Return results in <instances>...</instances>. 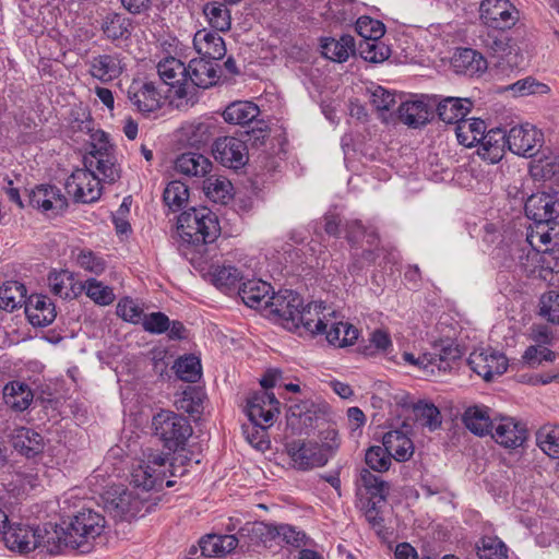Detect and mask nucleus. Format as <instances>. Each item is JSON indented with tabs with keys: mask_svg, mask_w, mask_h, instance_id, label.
I'll return each instance as SVG.
<instances>
[{
	"mask_svg": "<svg viewBox=\"0 0 559 559\" xmlns=\"http://www.w3.org/2000/svg\"><path fill=\"white\" fill-rule=\"evenodd\" d=\"M476 548L479 559H508V547L497 536H484Z\"/></svg>",
	"mask_w": 559,
	"mask_h": 559,
	"instance_id": "4d7b16f0",
	"label": "nucleus"
},
{
	"mask_svg": "<svg viewBox=\"0 0 559 559\" xmlns=\"http://www.w3.org/2000/svg\"><path fill=\"white\" fill-rule=\"evenodd\" d=\"M122 73L118 55H98L90 60V74L103 83L117 79Z\"/></svg>",
	"mask_w": 559,
	"mask_h": 559,
	"instance_id": "2f4dec72",
	"label": "nucleus"
},
{
	"mask_svg": "<svg viewBox=\"0 0 559 559\" xmlns=\"http://www.w3.org/2000/svg\"><path fill=\"white\" fill-rule=\"evenodd\" d=\"M216 162L231 169L242 168L249 160L246 141L236 136L217 138L212 145Z\"/></svg>",
	"mask_w": 559,
	"mask_h": 559,
	"instance_id": "9d476101",
	"label": "nucleus"
},
{
	"mask_svg": "<svg viewBox=\"0 0 559 559\" xmlns=\"http://www.w3.org/2000/svg\"><path fill=\"white\" fill-rule=\"evenodd\" d=\"M534 177H540L544 181L559 183V155L539 158L532 167Z\"/></svg>",
	"mask_w": 559,
	"mask_h": 559,
	"instance_id": "bf43d9fd",
	"label": "nucleus"
},
{
	"mask_svg": "<svg viewBox=\"0 0 559 559\" xmlns=\"http://www.w3.org/2000/svg\"><path fill=\"white\" fill-rule=\"evenodd\" d=\"M68 527L63 528L57 524L46 523L36 527V549L40 548L49 555L60 554L63 548L70 547Z\"/></svg>",
	"mask_w": 559,
	"mask_h": 559,
	"instance_id": "393cba45",
	"label": "nucleus"
},
{
	"mask_svg": "<svg viewBox=\"0 0 559 559\" xmlns=\"http://www.w3.org/2000/svg\"><path fill=\"white\" fill-rule=\"evenodd\" d=\"M259 115V107L248 100L234 102L229 104L223 112L224 120L227 123L240 126L257 121Z\"/></svg>",
	"mask_w": 559,
	"mask_h": 559,
	"instance_id": "ea45409f",
	"label": "nucleus"
},
{
	"mask_svg": "<svg viewBox=\"0 0 559 559\" xmlns=\"http://www.w3.org/2000/svg\"><path fill=\"white\" fill-rule=\"evenodd\" d=\"M177 376L190 383L197 382L201 378V364L194 356H187L177 360L176 365Z\"/></svg>",
	"mask_w": 559,
	"mask_h": 559,
	"instance_id": "680f3d73",
	"label": "nucleus"
},
{
	"mask_svg": "<svg viewBox=\"0 0 559 559\" xmlns=\"http://www.w3.org/2000/svg\"><path fill=\"white\" fill-rule=\"evenodd\" d=\"M175 169L188 177H205L212 169V162L200 153L187 152L176 158Z\"/></svg>",
	"mask_w": 559,
	"mask_h": 559,
	"instance_id": "f704fd0d",
	"label": "nucleus"
},
{
	"mask_svg": "<svg viewBox=\"0 0 559 559\" xmlns=\"http://www.w3.org/2000/svg\"><path fill=\"white\" fill-rule=\"evenodd\" d=\"M180 238L191 245L213 242L221 233L218 218L207 207H191L182 212L177 219Z\"/></svg>",
	"mask_w": 559,
	"mask_h": 559,
	"instance_id": "f03ea898",
	"label": "nucleus"
},
{
	"mask_svg": "<svg viewBox=\"0 0 559 559\" xmlns=\"http://www.w3.org/2000/svg\"><path fill=\"white\" fill-rule=\"evenodd\" d=\"M436 111L445 123H461L471 112L473 103L469 98L437 96Z\"/></svg>",
	"mask_w": 559,
	"mask_h": 559,
	"instance_id": "c85d7f7f",
	"label": "nucleus"
},
{
	"mask_svg": "<svg viewBox=\"0 0 559 559\" xmlns=\"http://www.w3.org/2000/svg\"><path fill=\"white\" fill-rule=\"evenodd\" d=\"M382 444L390 457L397 462H406L414 454L413 441L401 430L388 431L383 436Z\"/></svg>",
	"mask_w": 559,
	"mask_h": 559,
	"instance_id": "72a5a7b5",
	"label": "nucleus"
},
{
	"mask_svg": "<svg viewBox=\"0 0 559 559\" xmlns=\"http://www.w3.org/2000/svg\"><path fill=\"white\" fill-rule=\"evenodd\" d=\"M246 412L251 423L242 427L246 439L254 448L263 450L266 448V428L280 413V402L274 393L258 392L248 399Z\"/></svg>",
	"mask_w": 559,
	"mask_h": 559,
	"instance_id": "f257e3e1",
	"label": "nucleus"
},
{
	"mask_svg": "<svg viewBox=\"0 0 559 559\" xmlns=\"http://www.w3.org/2000/svg\"><path fill=\"white\" fill-rule=\"evenodd\" d=\"M12 447L26 457H34L43 452V437L26 427H19L11 436Z\"/></svg>",
	"mask_w": 559,
	"mask_h": 559,
	"instance_id": "473e14b6",
	"label": "nucleus"
},
{
	"mask_svg": "<svg viewBox=\"0 0 559 559\" xmlns=\"http://www.w3.org/2000/svg\"><path fill=\"white\" fill-rule=\"evenodd\" d=\"M286 449L295 466L301 471L324 466L329 461V454L316 441L294 440L287 443Z\"/></svg>",
	"mask_w": 559,
	"mask_h": 559,
	"instance_id": "ddd939ff",
	"label": "nucleus"
},
{
	"mask_svg": "<svg viewBox=\"0 0 559 559\" xmlns=\"http://www.w3.org/2000/svg\"><path fill=\"white\" fill-rule=\"evenodd\" d=\"M100 178L90 168L74 170L66 181V190L75 202L92 203L102 195Z\"/></svg>",
	"mask_w": 559,
	"mask_h": 559,
	"instance_id": "0eeeda50",
	"label": "nucleus"
},
{
	"mask_svg": "<svg viewBox=\"0 0 559 559\" xmlns=\"http://www.w3.org/2000/svg\"><path fill=\"white\" fill-rule=\"evenodd\" d=\"M152 427L154 435L170 451L183 449L193 432L188 418L165 409L153 416Z\"/></svg>",
	"mask_w": 559,
	"mask_h": 559,
	"instance_id": "20e7f679",
	"label": "nucleus"
},
{
	"mask_svg": "<svg viewBox=\"0 0 559 559\" xmlns=\"http://www.w3.org/2000/svg\"><path fill=\"white\" fill-rule=\"evenodd\" d=\"M522 241H526L522 234L507 236L500 241L492 252V258L499 266L509 271H515L518 255L515 249H523Z\"/></svg>",
	"mask_w": 559,
	"mask_h": 559,
	"instance_id": "e433bc0d",
	"label": "nucleus"
},
{
	"mask_svg": "<svg viewBox=\"0 0 559 559\" xmlns=\"http://www.w3.org/2000/svg\"><path fill=\"white\" fill-rule=\"evenodd\" d=\"M26 287L17 281H7L0 287V308L12 312L22 305H26Z\"/></svg>",
	"mask_w": 559,
	"mask_h": 559,
	"instance_id": "c03bdc74",
	"label": "nucleus"
},
{
	"mask_svg": "<svg viewBox=\"0 0 559 559\" xmlns=\"http://www.w3.org/2000/svg\"><path fill=\"white\" fill-rule=\"evenodd\" d=\"M193 47L199 55L213 60H219L226 55L224 39L217 33L205 28L194 34Z\"/></svg>",
	"mask_w": 559,
	"mask_h": 559,
	"instance_id": "7c9ffc66",
	"label": "nucleus"
},
{
	"mask_svg": "<svg viewBox=\"0 0 559 559\" xmlns=\"http://www.w3.org/2000/svg\"><path fill=\"white\" fill-rule=\"evenodd\" d=\"M204 391L198 386H187L179 399L176 400L177 409L191 416L200 415L203 411Z\"/></svg>",
	"mask_w": 559,
	"mask_h": 559,
	"instance_id": "603ef678",
	"label": "nucleus"
},
{
	"mask_svg": "<svg viewBox=\"0 0 559 559\" xmlns=\"http://www.w3.org/2000/svg\"><path fill=\"white\" fill-rule=\"evenodd\" d=\"M490 436L498 444L515 449L525 442L527 429L522 421L504 416L497 418Z\"/></svg>",
	"mask_w": 559,
	"mask_h": 559,
	"instance_id": "6ab92c4d",
	"label": "nucleus"
},
{
	"mask_svg": "<svg viewBox=\"0 0 559 559\" xmlns=\"http://www.w3.org/2000/svg\"><path fill=\"white\" fill-rule=\"evenodd\" d=\"M144 459L133 466L131 472V483L136 488L150 491L163 488L167 475L176 476L177 469L168 455L147 449L143 452Z\"/></svg>",
	"mask_w": 559,
	"mask_h": 559,
	"instance_id": "7ed1b4c3",
	"label": "nucleus"
},
{
	"mask_svg": "<svg viewBox=\"0 0 559 559\" xmlns=\"http://www.w3.org/2000/svg\"><path fill=\"white\" fill-rule=\"evenodd\" d=\"M356 29L361 38H374V40H381L385 33V26L382 22L368 16L358 19Z\"/></svg>",
	"mask_w": 559,
	"mask_h": 559,
	"instance_id": "774afa93",
	"label": "nucleus"
},
{
	"mask_svg": "<svg viewBox=\"0 0 559 559\" xmlns=\"http://www.w3.org/2000/svg\"><path fill=\"white\" fill-rule=\"evenodd\" d=\"M523 249H515L516 261L515 270H520L525 273L534 272L538 262L539 249L532 246L530 241H522Z\"/></svg>",
	"mask_w": 559,
	"mask_h": 559,
	"instance_id": "052dcab7",
	"label": "nucleus"
},
{
	"mask_svg": "<svg viewBox=\"0 0 559 559\" xmlns=\"http://www.w3.org/2000/svg\"><path fill=\"white\" fill-rule=\"evenodd\" d=\"M74 130H79L81 132L90 133L91 135V151L88 153H100L114 151L112 145L109 143L108 135L106 132L102 130H94V121L86 115L84 119L81 121H75L72 124Z\"/></svg>",
	"mask_w": 559,
	"mask_h": 559,
	"instance_id": "de8ad7c7",
	"label": "nucleus"
},
{
	"mask_svg": "<svg viewBox=\"0 0 559 559\" xmlns=\"http://www.w3.org/2000/svg\"><path fill=\"white\" fill-rule=\"evenodd\" d=\"M322 55L335 62H344L356 51V43L352 35H343L340 39L324 38L321 43Z\"/></svg>",
	"mask_w": 559,
	"mask_h": 559,
	"instance_id": "58836bf2",
	"label": "nucleus"
},
{
	"mask_svg": "<svg viewBox=\"0 0 559 559\" xmlns=\"http://www.w3.org/2000/svg\"><path fill=\"white\" fill-rule=\"evenodd\" d=\"M271 299L270 313L277 316L287 330L296 329L294 321L302 307V297L294 290L284 289L273 293Z\"/></svg>",
	"mask_w": 559,
	"mask_h": 559,
	"instance_id": "a211bd4d",
	"label": "nucleus"
},
{
	"mask_svg": "<svg viewBox=\"0 0 559 559\" xmlns=\"http://www.w3.org/2000/svg\"><path fill=\"white\" fill-rule=\"evenodd\" d=\"M391 460L392 459L383 445H373L366 451L365 462L372 471L379 473L389 471L391 466Z\"/></svg>",
	"mask_w": 559,
	"mask_h": 559,
	"instance_id": "0e129e2a",
	"label": "nucleus"
},
{
	"mask_svg": "<svg viewBox=\"0 0 559 559\" xmlns=\"http://www.w3.org/2000/svg\"><path fill=\"white\" fill-rule=\"evenodd\" d=\"M107 509L115 519L131 521L140 511V501L123 489L107 502Z\"/></svg>",
	"mask_w": 559,
	"mask_h": 559,
	"instance_id": "4c0bfd02",
	"label": "nucleus"
},
{
	"mask_svg": "<svg viewBox=\"0 0 559 559\" xmlns=\"http://www.w3.org/2000/svg\"><path fill=\"white\" fill-rule=\"evenodd\" d=\"M332 316H334V311L322 301L310 302L306 306L302 304L299 313L295 317L296 329L292 331L301 336L322 334L329 326L330 317Z\"/></svg>",
	"mask_w": 559,
	"mask_h": 559,
	"instance_id": "423d86ee",
	"label": "nucleus"
},
{
	"mask_svg": "<svg viewBox=\"0 0 559 559\" xmlns=\"http://www.w3.org/2000/svg\"><path fill=\"white\" fill-rule=\"evenodd\" d=\"M359 56L369 62H383L390 57V48L381 40L374 38H361L356 46Z\"/></svg>",
	"mask_w": 559,
	"mask_h": 559,
	"instance_id": "3c124183",
	"label": "nucleus"
},
{
	"mask_svg": "<svg viewBox=\"0 0 559 559\" xmlns=\"http://www.w3.org/2000/svg\"><path fill=\"white\" fill-rule=\"evenodd\" d=\"M357 488L361 499H366L369 504L379 506L386 501L391 487L382 477L362 468L357 480Z\"/></svg>",
	"mask_w": 559,
	"mask_h": 559,
	"instance_id": "5701e85b",
	"label": "nucleus"
},
{
	"mask_svg": "<svg viewBox=\"0 0 559 559\" xmlns=\"http://www.w3.org/2000/svg\"><path fill=\"white\" fill-rule=\"evenodd\" d=\"M48 285L52 294L63 299H72L78 295L74 277L69 271L62 270L50 273Z\"/></svg>",
	"mask_w": 559,
	"mask_h": 559,
	"instance_id": "8fccbe9b",
	"label": "nucleus"
},
{
	"mask_svg": "<svg viewBox=\"0 0 559 559\" xmlns=\"http://www.w3.org/2000/svg\"><path fill=\"white\" fill-rule=\"evenodd\" d=\"M436 103L437 95L403 102L397 109L399 119L411 128L425 126L432 116Z\"/></svg>",
	"mask_w": 559,
	"mask_h": 559,
	"instance_id": "aec40b11",
	"label": "nucleus"
},
{
	"mask_svg": "<svg viewBox=\"0 0 559 559\" xmlns=\"http://www.w3.org/2000/svg\"><path fill=\"white\" fill-rule=\"evenodd\" d=\"M508 148L520 156L533 157L544 144V134L532 124L511 128L507 136Z\"/></svg>",
	"mask_w": 559,
	"mask_h": 559,
	"instance_id": "1a4fd4ad",
	"label": "nucleus"
},
{
	"mask_svg": "<svg viewBox=\"0 0 559 559\" xmlns=\"http://www.w3.org/2000/svg\"><path fill=\"white\" fill-rule=\"evenodd\" d=\"M211 282L222 292L229 294L238 290L242 280L241 272L231 265H217L210 272Z\"/></svg>",
	"mask_w": 559,
	"mask_h": 559,
	"instance_id": "37998d69",
	"label": "nucleus"
},
{
	"mask_svg": "<svg viewBox=\"0 0 559 559\" xmlns=\"http://www.w3.org/2000/svg\"><path fill=\"white\" fill-rule=\"evenodd\" d=\"M157 72L160 80L175 87V95L178 98H188L190 85L187 83V67L179 59L169 57L157 64Z\"/></svg>",
	"mask_w": 559,
	"mask_h": 559,
	"instance_id": "412c9836",
	"label": "nucleus"
},
{
	"mask_svg": "<svg viewBox=\"0 0 559 559\" xmlns=\"http://www.w3.org/2000/svg\"><path fill=\"white\" fill-rule=\"evenodd\" d=\"M240 537L235 535L210 534L199 542L201 555L204 557L225 556L231 552L238 545Z\"/></svg>",
	"mask_w": 559,
	"mask_h": 559,
	"instance_id": "c9c22d12",
	"label": "nucleus"
},
{
	"mask_svg": "<svg viewBox=\"0 0 559 559\" xmlns=\"http://www.w3.org/2000/svg\"><path fill=\"white\" fill-rule=\"evenodd\" d=\"M480 19L493 29H507L515 25L519 12L509 0H483Z\"/></svg>",
	"mask_w": 559,
	"mask_h": 559,
	"instance_id": "f8f14e48",
	"label": "nucleus"
},
{
	"mask_svg": "<svg viewBox=\"0 0 559 559\" xmlns=\"http://www.w3.org/2000/svg\"><path fill=\"white\" fill-rule=\"evenodd\" d=\"M496 420L490 418L487 408L478 406L468 407L463 416L466 428L480 437L491 435Z\"/></svg>",
	"mask_w": 559,
	"mask_h": 559,
	"instance_id": "79ce46f5",
	"label": "nucleus"
},
{
	"mask_svg": "<svg viewBox=\"0 0 559 559\" xmlns=\"http://www.w3.org/2000/svg\"><path fill=\"white\" fill-rule=\"evenodd\" d=\"M525 215L536 224V228L549 225L559 215V202L545 192L535 193L527 198Z\"/></svg>",
	"mask_w": 559,
	"mask_h": 559,
	"instance_id": "2eb2a0df",
	"label": "nucleus"
},
{
	"mask_svg": "<svg viewBox=\"0 0 559 559\" xmlns=\"http://www.w3.org/2000/svg\"><path fill=\"white\" fill-rule=\"evenodd\" d=\"M25 313L31 324L39 328L51 324L57 317L55 304L41 294H33L27 298Z\"/></svg>",
	"mask_w": 559,
	"mask_h": 559,
	"instance_id": "a878e982",
	"label": "nucleus"
},
{
	"mask_svg": "<svg viewBox=\"0 0 559 559\" xmlns=\"http://www.w3.org/2000/svg\"><path fill=\"white\" fill-rule=\"evenodd\" d=\"M84 288L86 290V295L98 305L107 306L115 300L112 289L103 285L102 282H98L95 278L87 280Z\"/></svg>",
	"mask_w": 559,
	"mask_h": 559,
	"instance_id": "69168bd1",
	"label": "nucleus"
},
{
	"mask_svg": "<svg viewBox=\"0 0 559 559\" xmlns=\"http://www.w3.org/2000/svg\"><path fill=\"white\" fill-rule=\"evenodd\" d=\"M462 355V350L453 342H441L435 346V352L428 355V364L436 366L439 370L447 371L451 369L453 362L461 359Z\"/></svg>",
	"mask_w": 559,
	"mask_h": 559,
	"instance_id": "49530a36",
	"label": "nucleus"
},
{
	"mask_svg": "<svg viewBox=\"0 0 559 559\" xmlns=\"http://www.w3.org/2000/svg\"><path fill=\"white\" fill-rule=\"evenodd\" d=\"M471 369L486 381H491L496 376L507 371V357L492 348L474 350L468 358Z\"/></svg>",
	"mask_w": 559,
	"mask_h": 559,
	"instance_id": "4468645a",
	"label": "nucleus"
},
{
	"mask_svg": "<svg viewBox=\"0 0 559 559\" xmlns=\"http://www.w3.org/2000/svg\"><path fill=\"white\" fill-rule=\"evenodd\" d=\"M417 420L430 431L441 426V414L433 404L417 405L415 408Z\"/></svg>",
	"mask_w": 559,
	"mask_h": 559,
	"instance_id": "338daca9",
	"label": "nucleus"
},
{
	"mask_svg": "<svg viewBox=\"0 0 559 559\" xmlns=\"http://www.w3.org/2000/svg\"><path fill=\"white\" fill-rule=\"evenodd\" d=\"M503 29L486 31L479 35L480 46L485 48L499 62H506L510 67H518L522 57L519 48L512 44V39L502 32Z\"/></svg>",
	"mask_w": 559,
	"mask_h": 559,
	"instance_id": "9b49d317",
	"label": "nucleus"
},
{
	"mask_svg": "<svg viewBox=\"0 0 559 559\" xmlns=\"http://www.w3.org/2000/svg\"><path fill=\"white\" fill-rule=\"evenodd\" d=\"M163 200L173 212L181 210L189 200L188 186L179 180L170 181L164 190Z\"/></svg>",
	"mask_w": 559,
	"mask_h": 559,
	"instance_id": "6e6d98bb",
	"label": "nucleus"
},
{
	"mask_svg": "<svg viewBox=\"0 0 559 559\" xmlns=\"http://www.w3.org/2000/svg\"><path fill=\"white\" fill-rule=\"evenodd\" d=\"M451 66L455 73L473 78L483 74L488 68V62L475 49L457 48L451 59Z\"/></svg>",
	"mask_w": 559,
	"mask_h": 559,
	"instance_id": "bb28decb",
	"label": "nucleus"
},
{
	"mask_svg": "<svg viewBox=\"0 0 559 559\" xmlns=\"http://www.w3.org/2000/svg\"><path fill=\"white\" fill-rule=\"evenodd\" d=\"M206 57L192 59L187 67V83L190 85V95L187 103L193 105L195 103V87L209 88L217 84L221 80L222 72L218 66Z\"/></svg>",
	"mask_w": 559,
	"mask_h": 559,
	"instance_id": "6e6552de",
	"label": "nucleus"
},
{
	"mask_svg": "<svg viewBox=\"0 0 559 559\" xmlns=\"http://www.w3.org/2000/svg\"><path fill=\"white\" fill-rule=\"evenodd\" d=\"M3 399L8 406L16 412L27 409L33 402L34 394L31 388L21 381H11L3 388Z\"/></svg>",
	"mask_w": 559,
	"mask_h": 559,
	"instance_id": "a19ab883",
	"label": "nucleus"
},
{
	"mask_svg": "<svg viewBox=\"0 0 559 559\" xmlns=\"http://www.w3.org/2000/svg\"><path fill=\"white\" fill-rule=\"evenodd\" d=\"M273 293L271 285L261 280H248L238 287V295L243 304L259 310L269 309Z\"/></svg>",
	"mask_w": 559,
	"mask_h": 559,
	"instance_id": "b1692460",
	"label": "nucleus"
},
{
	"mask_svg": "<svg viewBox=\"0 0 559 559\" xmlns=\"http://www.w3.org/2000/svg\"><path fill=\"white\" fill-rule=\"evenodd\" d=\"M5 546L21 554H27L36 549V527L22 524L9 525L2 531Z\"/></svg>",
	"mask_w": 559,
	"mask_h": 559,
	"instance_id": "cd10ccee",
	"label": "nucleus"
},
{
	"mask_svg": "<svg viewBox=\"0 0 559 559\" xmlns=\"http://www.w3.org/2000/svg\"><path fill=\"white\" fill-rule=\"evenodd\" d=\"M104 527L105 518L102 514L91 509H82L68 526L70 548L88 552L92 548L91 542L102 534Z\"/></svg>",
	"mask_w": 559,
	"mask_h": 559,
	"instance_id": "39448f33",
	"label": "nucleus"
},
{
	"mask_svg": "<svg viewBox=\"0 0 559 559\" xmlns=\"http://www.w3.org/2000/svg\"><path fill=\"white\" fill-rule=\"evenodd\" d=\"M539 316L548 322L559 324V293L549 290L539 299Z\"/></svg>",
	"mask_w": 559,
	"mask_h": 559,
	"instance_id": "e2e57ef3",
	"label": "nucleus"
},
{
	"mask_svg": "<svg viewBox=\"0 0 559 559\" xmlns=\"http://www.w3.org/2000/svg\"><path fill=\"white\" fill-rule=\"evenodd\" d=\"M536 441L545 454L559 459V426L544 425L536 432Z\"/></svg>",
	"mask_w": 559,
	"mask_h": 559,
	"instance_id": "864d4df0",
	"label": "nucleus"
},
{
	"mask_svg": "<svg viewBox=\"0 0 559 559\" xmlns=\"http://www.w3.org/2000/svg\"><path fill=\"white\" fill-rule=\"evenodd\" d=\"M132 21L121 13H108L102 23V31L110 40L127 39L131 35Z\"/></svg>",
	"mask_w": 559,
	"mask_h": 559,
	"instance_id": "a18cd8bd",
	"label": "nucleus"
},
{
	"mask_svg": "<svg viewBox=\"0 0 559 559\" xmlns=\"http://www.w3.org/2000/svg\"><path fill=\"white\" fill-rule=\"evenodd\" d=\"M203 11L209 23L216 31L227 32L230 28V12L223 3H207Z\"/></svg>",
	"mask_w": 559,
	"mask_h": 559,
	"instance_id": "13d9d810",
	"label": "nucleus"
},
{
	"mask_svg": "<svg viewBox=\"0 0 559 559\" xmlns=\"http://www.w3.org/2000/svg\"><path fill=\"white\" fill-rule=\"evenodd\" d=\"M84 165L91 170H96L98 177L102 175V180L109 183L116 182L120 178V169L116 165V158L114 151L100 152V153H88L84 157Z\"/></svg>",
	"mask_w": 559,
	"mask_h": 559,
	"instance_id": "c756f323",
	"label": "nucleus"
},
{
	"mask_svg": "<svg viewBox=\"0 0 559 559\" xmlns=\"http://www.w3.org/2000/svg\"><path fill=\"white\" fill-rule=\"evenodd\" d=\"M203 189L206 197L216 203L225 204L231 198L233 186L225 177H207L204 180Z\"/></svg>",
	"mask_w": 559,
	"mask_h": 559,
	"instance_id": "5fc2aeb1",
	"label": "nucleus"
},
{
	"mask_svg": "<svg viewBox=\"0 0 559 559\" xmlns=\"http://www.w3.org/2000/svg\"><path fill=\"white\" fill-rule=\"evenodd\" d=\"M241 548L255 551L258 548H270L278 538L277 524L265 522L247 523L239 531Z\"/></svg>",
	"mask_w": 559,
	"mask_h": 559,
	"instance_id": "f3484780",
	"label": "nucleus"
},
{
	"mask_svg": "<svg viewBox=\"0 0 559 559\" xmlns=\"http://www.w3.org/2000/svg\"><path fill=\"white\" fill-rule=\"evenodd\" d=\"M28 203L32 207L43 213L56 216L68 207V200L60 189L51 185H39L28 194Z\"/></svg>",
	"mask_w": 559,
	"mask_h": 559,
	"instance_id": "dca6fc26",
	"label": "nucleus"
},
{
	"mask_svg": "<svg viewBox=\"0 0 559 559\" xmlns=\"http://www.w3.org/2000/svg\"><path fill=\"white\" fill-rule=\"evenodd\" d=\"M216 127L211 122L193 121L183 128L187 143L191 147L206 146L215 134Z\"/></svg>",
	"mask_w": 559,
	"mask_h": 559,
	"instance_id": "09e8293b",
	"label": "nucleus"
},
{
	"mask_svg": "<svg viewBox=\"0 0 559 559\" xmlns=\"http://www.w3.org/2000/svg\"><path fill=\"white\" fill-rule=\"evenodd\" d=\"M128 98L142 114L153 112L162 106V95L153 82L133 81L128 88Z\"/></svg>",
	"mask_w": 559,
	"mask_h": 559,
	"instance_id": "4be33fe9",
	"label": "nucleus"
}]
</instances>
